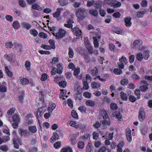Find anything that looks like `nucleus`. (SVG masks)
Here are the masks:
<instances>
[{"mask_svg": "<svg viewBox=\"0 0 152 152\" xmlns=\"http://www.w3.org/2000/svg\"><path fill=\"white\" fill-rule=\"evenodd\" d=\"M76 15L78 18L83 20L88 15V10L83 7L78 9L75 13Z\"/></svg>", "mask_w": 152, "mask_h": 152, "instance_id": "obj_1", "label": "nucleus"}, {"mask_svg": "<svg viewBox=\"0 0 152 152\" xmlns=\"http://www.w3.org/2000/svg\"><path fill=\"white\" fill-rule=\"evenodd\" d=\"M101 115L104 121H102V124L103 125L107 124V125L110 124V122L109 120L108 116L107 115L106 112L104 110H102L101 111Z\"/></svg>", "mask_w": 152, "mask_h": 152, "instance_id": "obj_2", "label": "nucleus"}, {"mask_svg": "<svg viewBox=\"0 0 152 152\" xmlns=\"http://www.w3.org/2000/svg\"><path fill=\"white\" fill-rule=\"evenodd\" d=\"M18 132L19 135L21 137L23 136L26 137H28L30 134L29 131L23 128L19 129Z\"/></svg>", "mask_w": 152, "mask_h": 152, "instance_id": "obj_3", "label": "nucleus"}, {"mask_svg": "<svg viewBox=\"0 0 152 152\" xmlns=\"http://www.w3.org/2000/svg\"><path fill=\"white\" fill-rule=\"evenodd\" d=\"M66 33V32L64 30L60 29L58 32L56 33V34L54 33V35L57 38L60 39L64 36Z\"/></svg>", "mask_w": 152, "mask_h": 152, "instance_id": "obj_4", "label": "nucleus"}, {"mask_svg": "<svg viewBox=\"0 0 152 152\" xmlns=\"http://www.w3.org/2000/svg\"><path fill=\"white\" fill-rule=\"evenodd\" d=\"M46 109V106H44L42 107L39 108L37 109V117L38 120L39 119L38 118L42 116L44 113Z\"/></svg>", "mask_w": 152, "mask_h": 152, "instance_id": "obj_5", "label": "nucleus"}, {"mask_svg": "<svg viewBox=\"0 0 152 152\" xmlns=\"http://www.w3.org/2000/svg\"><path fill=\"white\" fill-rule=\"evenodd\" d=\"M145 113L143 109L141 108L139 110L138 118L139 120L143 122L145 118Z\"/></svg>", "mask_w": 152, "mask_h": 152, "instance_id": "obj_6", "label": "nucleus"}, {"mask_svg": "<svg viewBox=\"0 0 152 152\" xmlns=\"http://www.w3.org/2000/svg\"><path fill=\"white\" fill-rule=\"evenodd\" d=\"M21 24L23 28L27 30L30 29L31 27V25L27 22L23 21L21 23Z\"/></svg>", "mask_w": 152, "mask_h": 152, "instance_id": "obj_7", "label": "nucleus"}, {"mask_svg": "<svg viewBox=\"0 0 152 152\" xmlns=\"http://www.w3.org/2000/svg\"><path fill=\"white\" fill-rule=\"evenodd\" d=\"M142 82L143 84L140 87V89L141 91L145 92L148 89L147 86L148 85V83L145 81H142Z\"/></svg>", "mask_w": 152, "mask_h": 152, "instance_id": "obj_8", "label": "nucleus"}, {"mask_svg": "<svg viewBox=\"0 0 152 152\" xmlns=\"http://www.w3.org/2000/svg\"><path fill=\"white\" fill-rule=\"evenodd\" d=\"M63 10V8H58L57 9L56 11L53 13V16L54 18H57V20H59L60 19L58 17L60 16L61 11Z\"/></svg>", "mask_w": 152, "mask_h": 152, "instance_id": "obj_9", "label": "nucleus"}, {"mask_svg": "<svg viewBox=\"0 0 152 152\" xmlns=\"http://www.w3.org/2000/svg\"><path fill=\"white\" fill-rule=\"evenodd\" d=\"M13 46L18 52H21L22 51V46L20 44L17 42H15L13 43Z\"/></svg>", "mask_w": 152, "mask_h": 152, "instance_id": "obj_10", "label": "nucleus"}, {"mask_svg": "<svg viewBox=\"0 0 152 152\" xmlns=\"http://www.w3.org/2000/svg\"><path fill=\"white\" fill-rule=\"evenodd\" d=\"M126 135L127 140L131 141L132 140L131 134V130L129 128H127L126 130Z\"/></svg>", "mask_w": 152, "mask_h": 152, "instance_id": "obj_11", "label": "nucleus"}, {"mask_svg": "<svg viewBox=\"0 0 152 152\" xmlns=\"http://www.w3.org/2000/svg\"><path fill=\"white\" fill-rule=\"evenodd\" d=\"M6 84L5 83H0V92L2 93L6 92L7 91Z\"/></svg>", "mask_w": 152, "mask_h": 152, "instance_id": "obj_12", "label": "nucleus"}, {"mask_svg": "<svg viewBox=\"0 0 152 152\" xmlns=\"http://www.w3.org/2000/svg\"><path fill=\"white\" fill-rule=\"evenodd\" d=\"M121 5L120 2L117 0L113 1L111 6L113 7L114 8L119 7Z\"/></svg>", "mask_w": 152, "mask_h": 152, "instance_id": "obj_13", "label": "nucleus"}, {"mask_svg": "<svg viewBox=\"0 0 152 152\" xmlns=\"http://www.w3.org/2000/svg\"><path fill=\"white\" fill-rule=\"evenodd\" d=\"M131 18L130 17H127L124 19V22L125 25L126 26L130 27L132 24V23L131 22Z\"/></svg>", "mask_w": 152, "mask_h": 152, "instance_id": "obj_14", "label": "nucleus"}, {"mask_svg": "<svg viewBox=\"0 0 152 152\" xmlns=\"http://www.w3.org/2000/svg\"><path fill=\"white\" fill-rule=\"evenodd\" d=\"M15 54L13 53H11L9 55H5L4 56L8 61L11 62L13 60L12 58Z\"/></svg>", "mask_w": 152, "mask_h": 152, "instance_id": "obj_15", "label": "nucleus"}, {"mask_svg": "<svg viewBox=\"0 0 152 152\" xmlns=\"http://www.w3.org/2000/svg\"><path fill=\"white\" fill-rule=\"evenodd\" d=\"M57 66V68L56 69L57 70V73H58L59 75H60L62 73L63 66L62 64L60 63L58 64Z\"/></svg>", "mask_w": 152, "mask_h": 152, "instance_id": "obj_16", "label": "nucleus"}, {"mask_svg": "<svg viewBox=\"0 0 152 152\" xmlns=\"http://www.w3.org/2000/svg\"><path fill=\"white\" fill-rule=\"evenodd\" d=\"M112 115L113 117H116L118 119V120H120L122 117V115L119 112H114L113 114Z\"/></svg>", "mask_w": 152, "mask_h": 152, "instance_id": "obj_17", "label": "nucleus"}, {"mask_svg": "<svg viewBox=\"0 0 152 152\" xmlns=\"http://www.w3.org/2000/svg\"><path fill=\"white\" fill-rule=\"evenodd\" d=\"M89 13L90 14L96 17L98 15V12L95 9L90 10L89 11Z\"/></svg>", "mask_w": 152, "mask_h": 152, "instance_id": "obj_18", "label": "nucleus"}, {"mask_svg": "<svg viewBox=\"0 0 152 152\" xmlns=\"http://www.w3.org/2000/svg\"><path fill=\"white\" fill-rule=\"evenodd\" d=\"M12 26L13 28L15 29H18L20 26L19 22L17 21H15L13 22Z\"/></svg>", "mask_w": 152, "mask_h": 152, "instance_id": "obj_19", "label": "nucleus"}, {"mask_svg": "<svg viewBox=\"0 0 152 152\" xmlns=\"http://www.w3.org/2000/svg\"><path fill=\"white\" fill-rule=\"evenodd\" d=\"M82 56H83L85 61L86 63H90V60L89 59V56L88 53H85L84 54H82Z\"/></svg>", "mask_w": 152, "mask_h": 152, "instance_id": "obj_20", "label": "nucleus"}, {"mask_svg": "<svg viewBox=\"0 0 152 152\" xmlns=\"http://www.w3.org/2000/svg\"><path fill=\"white\" fill-rule=\"evenodd\" d=\"M12 120L14 122H19L20 121L19 116L17 114H15L13 116Z\"/></svg>", "mask_w": 152, "mask_h": 152, "instance_id": "obj_21", "label": "nucleus"}, {"mask_svg": "<svg viewBox=\"0 0 152 152\" xmlns=\"http://www.w3.org/2000/svg\"><path fill=\"white\" fill-rule=\"evenodd\" d=\"M61 152H73L71 148L69 147L62 148L61 149Z\"/></svg>", "mask_w": 152, "mask_h": 152, "instance_id": "obj_22", "label": "nucleus"}, {"mask_svg": "<svg viewBox=\"0 0 152 152\" xmlns=\"http://www.w3.org/2000/svg\"><path fill=\"white\" fill-rule=\"evenodd\" d=\"M113 31L117 34H121L123 33L122 30L118 28L114 27L113 28Z\"/></svg>", "mask_w": 152, "mask_h": 152, "instance_id": "obj_23", "label": "nucleus"}, {"mask_svg": "<svg viewBox=\"0 0 152 152\" xmlns=\"http://www.w3.org/2000/svg\"><path fill=\"white\" fill-rule=\"evenodd\" d=\"M10 140V137L8 136H4L2 137V139L0 137V144L3 142H5Z\"/></svg>", "mask_w": 152, "mask_h": 152, "instance_id": "obj_24", "label": "nucleus"}, {"mask_svg": "<svg viewBox=\"0 0 152 152\" xmlns=\"http://www.w3.org/2000/svg\"><path fill=\"white\" fill-rule=\"evenodd\" d=\"M59 138V136L56 132H54L53 134V135L51 139L54 142V141L58 139Z\"/></svg>", "mask_w": 152, "mask_h": 152, "instance_id": "obj_25", "label": "nucleus"}, {"mask_svg": "<svg viewBox=\"0 0 152 152\" xmlns=\"http://www.w3.org/2000/svg\"><path fill=\"white\" fill-rule=\"evenodd\" d=\"M29 132L32 133H35L37 131L36 128L35 126H30L29 127Z\"/></svg>", "mask_w": 152, "mask_h": 152, "instance_id": "obj_26", "label": "nucleus"}, {"mask_svg": "<svg viewBox=\"0 0 152 152\" xmlns=\"http://www.w3.org/2000/svg\"><path fill=\"white\" fill-rule=\"evenodd\" d=\"M102 6V3L99 1L96 2L94 4L95 7L97 9H100Z\"/></svg>", "mask_w": 152, "mask_h": 152, "instance_id": "obj_27", "label": "nucleus"}, {"mask_svg": "<svg viewBox=\"0 0 152 152\" xmlns=\"http://www.w3.org/2000/svg\"><path fill=\"white\" fill-rule=\"evenodd\" d=\"M20 82V84L24 85L28 84V83L29 81L26 78H23L21 79Z\"/></svg>", "mask_w": 152, "mask_h": 152, "instance_id": "obj_28", "label": "nucleus"}, {"mask_svg": "<svg viewBox=\"0 0 152 152\" xmlns=\"http://www.w3.org/2000/svg\"><path fill=\"white\" fill-rule=\"evenodd\" d=\"M100 84L99 83L93 82L91 83V86L94 88H97L100 87Z\"/></svg>", "mask_w": 152, "mask_h": 152, "instance_id": "obj_29", "label": "nucleus"}, {"mask_svg": "<svg viewBox=\"0 0 152 152\" xmlns=\"http://www.w3.org/2000/svg\"><path fill=\"white\" fill-rule=\"evenodd\" d=\"M60 4L62 6H64L67 5L68 4L67 0H59Z\"/></svg>", "mask_w": 152, "mask_h": 152, "instance_id": "obj_30", "label": "nucleus"}, {"mask_svg": "<svg viewBox=\"0 0 152 152\" xmlns=\"http://www.w3.org/2000/svg\"><path fill=\"white\" fill-rule=\"evenodd\" d=\"M5 69L7 75L9 77H11L12 76V72L10 71L8 68L7 66L5 67Z\"/></svg>", "mask_w": 152, "mask_h": 152, "instance_id": "obj_31", "label": "nucleus"}, {"mask_svg": "<svg viewBox=\"0 0 152 152\" xmlns=\"http://www.w3.org/2000/svg\"><path fill=\"white\" fill-rule=\"evenodd\" d=\"M86 104L88 106L92 107L95 105V103L91 100H88L86 102Z\"/></svg>", "mask_w": 152, "mask_h": 152, "instance_id": "obj_32", "label": "nucleus"}, {"mask_svg": "<svg viewBox=\"0 0 152 152\" xmlns=\"http://www.w3.org/2000/svg\"><path fill=\"white\" fill-rule=\"evenodd\" d=\"M93 38L94 40V47L96 48H98L99 46V44L97 41V38L96 37H94Z\"/></svg>", "mask_w": 152, "mask_h": 152, "instance_id": "obj_33", "label": "nucleus"}, {"mask_svg": "<svg viewBox=\"0 0 152 152\" xmlns=\"http://www.w3.org/2000/svg\"><path fill=\"white\" fill-rule=\"evenodd\" d=\"M32 8L34 9L38 10H42V8L41 7H39L37 4H33L32 5Z\"/></svg>", "mask_w": 152, "mask_h": 152, "instance_id": "obj_34", "label": "nucleus"}, {"mask_svg": "<svg viewBox=\"0 0 152 152\" xmlns=\"http://www.w3.org/2000/svg\"><path fill=\"white\" fill-rule=\"evenodd\" d=\"M121 96L122 99L126 101L127 99V96L126 94L123 92H121Z\"/></svg>", "mask_w": 152, "mask_h": 152, "instance_id": "obj_35", "label": "nucleus"}, {"mask_svg": "<svg viewBox=\"0 0 152 152\" xmlns=\"http://www.w3.org/2000/svg\"><path fill=\"white\" fill-rule=\"evenodd\" d=\"M29 32L31 34L33 35L34 37L37 36L38 34V32L35 29L30 30Z\"/></svg>", "mask_w": 152, "mask_h": 152, "instance_id": "obj_36", "label": "nucleus"}, {"mask_svg": "<svg viewBox=\"0 0 152 152\" xmlns=\"http://www.w3.org/2000/svg\"><path fill=\"white\" fill-rule=\"evenodd\" d=\"M71 115L72 117L76 119L78 118V115L76 113V111L75 110H73L71 112Z\"/></svg>", "mask_w": 152, "mask_h": 152, "instance_id": "obj_37", "label": "nucleus"}, {"mask_svg": "<svg viewBox=\"0 0 152 152\" xmlns=\"http://www.w3.org/2000/svg\"><path fill=\"white\" fill-rule=\"evenodd\" d=\"M144 58L145 60H147L149 56V51L146 50L144 51L143 53Z\"/></svg>", "mask_w": 152, "mask_h": 152, "instance_id": "obj_38", "label": "nucleus"}, {"mask_svg": "<svg viewBox=\"0 0 152 152\" xmlns=\"http://www.w3.org/2000/svg\"><path fill=\"white\" fill-rule=\"evenodd\" d=\"M98 69L96 67L92 69L91 72V74L93 76L96 75L98 73Z\"/></svg>", "mask_w": 152, "mask_h": 152, "instance_id": "obj_39", "label": "nucleus"}, {"mask_svg": "<svg viewBox=\"0 0 152 152\" xmlns=\"http://www.w3.org/2000/svg\"><path fill=\"white\" fill-rule=\"evenodd\" d=\"M137 60L139 61H141L143 58V56L142 53H140L137 54Z\"/></svg>", "mask_w": 152, "mask_h": 152, "instance_id": "obj_40", "label": "nucleus"}, {"mask_svg": "<svg viewBox=\"0 0 152 152\" xmlns=\"http://www.w3.org/2000/svg\"><path fill=\"white\" fill-rule=\"evenodd\" d=\"M49 43L51 46V49H54L55 48L54 41L53 39H50L49 40Z\"/></svg>", "mask_w": 152, "mask_h": 152, "instance_id": "obj_41", "label": "nucleus"}, {"mask_svg": "<svg viewBox=\"0 0 152 152\" xmlns=\"http://www.w3.org/2000/svg\"><path fill=\"white\" fill-rule=\"evenodd\" d=\"M128 83V79L126 78L123 79L121 80V83L123 85H127Z\"/></svg>", "mask_w": 152, "mask_h": 152, "instance_id": "obj_42", "label": "nucleus"}, {"mask_svg": "<svg viewBox=\"0 0 152 152\" xmlns=\"http://www.w3.org/2000/svg\"><path fill=\"white\" fill-rule=\"evenodd\" d=\"M92 144L91 142H89L86 148V152H91V150Z\"/></svg>", "mask_w": 152, "mask_h": 152, "instance_id": "obj_43", "label": "nucleus"}, {"mask_svg": "<svg viewBox=\"0 0 152 152\" xmlns=\"http://www.w3.org/2000/svg\"><path fill=\"white\" fill-rule=\"evenodd\" d=\"M118 106L117 104L115 103H112L110 105V108L112 110L116 109Z\"/></svg>", "mask_w": 152, "mask_h": 152, "instance_id": "obj_44", "label": "nucleus"}, {"mask_svg": "<svg viewBox=\"0 0 152 152\" xmlns=\"http://www.w3.org/2000/svg\"><path fill=\"white\" fill-rule=\"evenodd\" d=\"M83 82V88H84L85 90L88 89L89 88V86L87 81H85V80H84Z\"/></svg>", "mask_w": 152, "mask_h": 152, "instance_id": "obj_45", "label": "nucleus"}, {"mask_svg": "<svg viewBox=\"0 0 152 152\" xmlns=\"http://www.w3.org/2000/svg\"><path fill=\"white\" fill-rule=\"evenodd\" d=\"M147 128L146 126L142 127L141 129V132L142 134L145 135L147 132Z\"/></svg>", "mask_w": 152, "mask_h": 152, "instance_id": "obj_46", "label": "nucleus"}, {"mask_svg": "<svg viewBox=\"0 0 152 152\" xmlns=\"http://www.w3.org/2000/svg\"><path fill=\"white\" fill-rule=\"evenodd\" d=\"M68 54L69 56V57L70 58H73L74 55V52L72 49L70 48H69V52L68 53Z\"/></svg>", "mask_w": 152, "mask_h": 152, "instance_id": "obj_47", "label": "nucleus"}, {"mask_svg": "<svg viewBox=\"0 0 152 152\" xmlns=\"http://www.w3.org/2000/svg\"><path fill=\"white\" fill-rule=\"evenodd\" d=\"M13 141L15 147L16 148H18L19 145L18 142H19L18 140L16 139H14Z\"/></svg>", "mask_w": 152, "mask_h": 152, "instance_id": "obj_48", "label": "nucleus"}, {"mask_svg": "<svg viewBox=\"0 0 152 152\" xmlns=\"http://www.w3.org/2000/svg\"><path fill=\"white\" fill-rule=\"evenodd\" d=\"M58 84L60 87L64 88L66 86V82L65 81H62L59 82Z\"/></svg>", "mask_w": 152, "mask_h": 152, "instance_id": "obj_49", "label": "nucleus"}, {"mask_svg": "<svg viewBox=\"0 0 152 152\" xmlns=\"http://www.w3.org/2000/svg\"><path fill=\"white\" fill-rule=\"evenodd\" d=\"M84 145V142L82 141H79L78 143V147L80 149L83 148Z\"/></svg>", "mask_w": 152, "mask_h": 152, "instance_id": "obj_50", "label": "nucleus"}, {"mask_svg": "<svg viewBox=\"0 0 152 152\" xmlns=\"http://www.w3.org/2000/svg\"><path fill=\"white\" fill-rule=\"evenodd\" d=\"M19 3L20 5L23 7H25L26 6V4L25 1L23 0H19Z\"/></svg>", "mask_w": 152, "mask_h": 152, "instance_id": "obj_51", "label": "nucleus"}, {"mask_svg": "<svg viewBox=\"0 0 152 152\" xmlns=\"http://www.w3.org/2000/svg\"><path fill=\"white\" fill-rule=\"evenodd\" d=\"M30 63L28 61H26L25 62V66L27 70H29L30 69Z\"/></svg>", "mask_w": 152, "mask_h": 152, "instance_id": "obj_52", "label": "nucleus"}, {"mask_svg": "<svg viewBox=\"0 0 152 152\" xmlns=\"http://www.w3.org/2000/svg\"><path fill=\"white\" fill-rule=\"evenodd\" d=\"M119 61L121 63H122L125 64H126V57L124 56H123L121 58L119 59Z\"/></svg>", "mask_w": 152, "mask_h": 152, "instance_id": "obj_53", "label": "nucleus"}, {"mask_svg": "<svg viewBox=\"0 0 152 152\" xmlns=\"http://www.w3.org/2000/svg\"><path fill=\"white\" fill-rule=\"evenodd\" d=\"M113 72L115 74L117 75H120L122 73L121 70L117 68L114 69Z\"/></svg>", "mask_w": 152, "mask_h": 152, "instance_id": "obj_54", "label": "nucleus"}, {"mask_svg": "<svg viewBox=\"0 0 152 152\" xmlns=\"http://www.w3.org/2000/svg\"><path fill=\"white\" fill-rule=\"evenodd\" d=\"M102 121H100L99 122L98 121L96 122V123L94 124V126L96 128L100 127L101 125V124H102Z\"/></svg>", "mask_w": 152, "mask_h": 152, "instance_id": "obj_55", "label": "nucleus"}, {"mask_svg": "<svg viewBox=\"0 0 152 152\" xmlns=\"http://www.w3.org/2000/svg\"><path fill=\"white\" fill-rule=\"evenodd\" d=\"M95 2V1L93 0H90V1H88L87 2V6L88 7H90L94 4Z\"/></svg>", "mask_w": 152, "mask_h": 152, "instance_id": "obj_56", "label": "nucleus"}, {"mask_svg": "<svg viewBox=\"0 0 152 152\" xmlns=\"http://www.w3.org/2000/svg\"><path fill=\"white\" fill-rule=\"evenodd\" d=\"M86 48L87 49L88 51L90 54H91L93 52V48L91 45L88 46H86Z\"/></svg>", "mask_w": 152, "mask_h": 152, "instance_id": "obj_57", "label": "nucleus"}, {"mask_svg": "<svg viewBox=\"0 0 152 152\" xmlns=\"http://www.w3.org/2000/svg\"><path fill=\"white\" fill-rule=\"evenodd\" d=\"M76 98L79 100H80L82 99V95L81 92L78 91L76 94Z\"/></svg>", "mask_w": 152, "mask_h": 152, "instance_id": "obj_58", "label": "nucleus"}, {"mask_svg": "<svg viewBox=\"0 0 152 152\" xmlns=\"http://www.w3.org/2000/svg\"><path fill=\"white\" fill-rule=\"evenodd\" d=\"M66 77L68 79H71L72 77V74L70 72H67L66 73Z\"/></svg>", "mask_w": 152, "mask_h": 152, "instance_id": "obj_59", "label": "nucleus"}, {"mask_svg": "<svg viewBox=\"0 0 152 152\" xmlns=\"http://www.w3.org/2000/svg\"><path fill=\"white\" fill-rule=\"evenodd\" d=\"M5 45L7 48H12L13 44L11 42H9L6 43Z\"/></svg>", "mask_w": 152, "mask_h": 152, "instance_id": "obj_60", "label": "nucleus"}, {"mask_svg": "<svg viewBox=\"0 0 152 152\" xmlns=\"http://www.w3.org/2000/svg\"><path fill=\"white\" fill-rule=\"evenodd\" d=\"M66 91L63 90L60 93V98H62L64 97L66 95Z\"/></svg>", "mask_w": 152, "mask_h": 152, "instance_id": "obj_61", "label": "nucleus"}, {"mask_svg": "<svg viewBox=\"0 0 152 152\" xmlns=\"http://www.w3.org/2000/svg\"><path fill=\"white\" fill-rule=\"evenodd\" d=\"M15 109L14 108L12 107L8 111L7 114L8 115H11L15 111Z\"/></svg>", "mask_w": 152, "mask_h": 152, "instance_id": "obj_62", "label": "nucleus"}, {"mask_svg": "<svg viewBox=\"0 0 152 152\" xmlns=\"http://www.w3.org/2000/svg\"><path fill=\"white\" fill-rule=\"evenodd\" d=\"M61 80V78L58 75H56L55 77L54 78V81L56 83L59 82V81H60Z\"/></svg>", "mask_w": 152, "mask_h": 152, "instance_id": "obj_63", "label": "nucleus"}, {"mask_svg": "<svg viewBox=\"0 0 152 152\" xmlns=\"http://www.w3.org/2000/svg\"><path fill=\"white\" fill-rule=\"evenodd\" d=\"M93 138L94 140H97L99 137V134L96 132L94 131L92 133Z\"/></svg>", "mask_w": 152, "mask_h": 152, "instance_id": "obj_64", "label": "nucleus"}]
</instances>
